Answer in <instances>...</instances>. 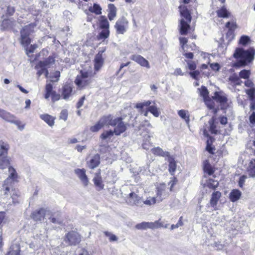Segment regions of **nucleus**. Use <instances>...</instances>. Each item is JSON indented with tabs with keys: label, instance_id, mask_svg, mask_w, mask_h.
<instances>
[{
	"label": "nucleus",
	"instance_id": "nucleus-1",
	"mask_svg": "<svg viewBox=\"0 0 255 255\" xmlns=\"http://www.w3.org/2000/svg\"><path fill=\"white\" fill-rule=\"evenodd\" d=\"M255 50L253 48L245 50L242 48H238L234 53V57L238 59V61L233 64V66H244L251 62L254 58Z\"/></svg>",
	"mask_w": 255,
	"mask_h": 255
},
{
	"label": "nucleus",
	"instance_id": "nucleus-2",
	"mask_svg": "<svg viewBox=\"0 0 255 255\" xmlns=\"http://www.w3.org/2000/svg\"><path fill=\"white\" fill-rule=\"evenodd\" d=\"M0 192L4 202L9 205L19 202L20 193L18 190L13 187V185L3 184Z\"/></svg>",
	"mask_w": 255,
	"mask_h": 255
},
{
	"label": "nucleus",
	"instance_id": "nucleus-3",
	"mask_svg": "<svg viewBox=\"0 0 255 255\" xmlns=\"http://www.w3.org/2000/svg\"><path fill=\"white\" fill-rule=\"evenodd\" d=\"M179 9L182 17L180 20V23L179 26L180 27V32L182 35H186L190 28L189 23L191 20V14L187 7L184 5H180L179 6Z\"/></svg>",
	"mask_w": 255,
	"mask_h": 255
},
{
	"label": "nucleus",
	"instance_id": "nucleus-4",
	"mask_svg": "<svg viewBox=\"0 0 255 255\" xmlns=\"http://www.w3.org/2000/svg\"><path fill=\"white\" fill-rule=\"evenodd\" d=\"M35 24L30 23L24 26L20 30V42L24 47H27L31 42L30 35L34 32Z\"/></svg>",
	"mask_w": 255,
	"mask_h": 255
},
{
	"label": "nucleus",
	"instance_id": "nucleus-5",
	"mask_svg": "<svg viewBox=\"0 0 255 255\" xmlns=\"http://www.w3.org/2000/svg\"><path fill=\"white\" fill-rule=\"evenodd\" d=\"M9 145L5 142L0 141V168L4 169L8 167L10 161L7 157Z\"/></svg>",
	"mask_w": 255,
	"mask_h": 255
},
{
	"label": "nucleus",
	"instance_id": "nucleus-6",
	"mask_svg": "<svg viewBox=\"0 0 255 255\" xmlns=\"http://www.w3.org/2000/svg\"><path fill=\"white\" fill-rule=\"evenodd\" d=\"M128 27V20L125 17L120 18L115 25L117 33L121 34H124L127 31Z\"/></svg>",
	"mask_w": 255,
	"mask_h": 255
},
{
	"label": "nucleus",
	"instance_id": "nucleus-7",
	"mask_svg": "<svg viewBox=\"0 0 255 255\" xmlns=\"http://www.w3.org/2000/svg\"><path fill=\"white\" fill-rule=\"evenodd\" d=\"M161 227V223L159 221H156L154 222H142L136 224L135 228L137 230H147L157 229Z\"/></svg>",
	"mask_w": 255,
	"mask_h": 255
},
{
	"label": "nucleus",
	"instance_id": "nucleus-8",
	"mask_svg": "<svg viewBox=\"0 0 255 255\" xmlns=\"http://www.w3.org/2000/svg\"><path fill=\"white\" fill-rule=\"evenodd\" d=\"M81 240L80 235L73 231L69 232L65 239V241L68 245H76L79 244Z\"/></svg>",
	"mask_w": 255,
	"mask_h": 255
},
{
	"label": "nucleus",
	"instance_id": "nucleus-9",
	"mask_svg": "<svg viewBox=\"0 0 255 255\" xmlns=\"http://www.w3.org/2000/svg\"><path fill=\"white\" fill-rule=\"evenodd\" d=\"M50 211L47 209L40 208L33 211L31 215V218L36 222H41L45 216L50 214Z\"/></svg>",
	"mask_w": 255,
	"mask_h": 255
},
{
	"label": "nucleus",
	"instance_id": "nucleus-10",
	"mask_svg": "<svg viewBox=\"0 0 255 255\" xmlns=\"http://www.w3.org/2000/svg\"><path fill=\"white\" fill-rule=\"evenodd\" d=\"M114 127L115 128L113 131L117 135H120L127 129V124L123 122L122 118H115V126Z\"/></svg>",
	"mask_w": 255,
	"mask_h": 255
},
{
	"label": "nucleus",
	"instance_id": "nucleus-11",
	"mask_svg": "<svg viewBox=\"0 0 255 255\" xmlns=\"http://www.w3.org/2000/svg\"><path fill=\"white\" fill-rule=\"evenodd\" d=\"M128 200V204L131 206L135 205L139 207L143 206L141 197L134 191H132L129 194Z\"/></svg>",
	"mask_w": 255,
	"mask_h": 255
},
{
	"label": "nucleus",
	"instance_id": "nucleus-12",
	"mask_svg": "<svg viewBox=\"0 0 255 255\" xmlns=\"http://www.w3.org/2000/svg\"><path fill=\"white\" fill-rule=\"evenodd\" d=\"M9 175L8 177L4 180L3 184L7 185H13L14 182L18 181V175L14 168L12 167H8Z\"/></svg>",
	"mask_w": 255,
	"mask_h": 255
},
{
	"label": "nucleus",
	"instance_id": "nucleus-13",
	"mask_svg": "<svg viewBox=\"0 0 255 255\" xmlns=\"http://www.w3.org/2000/svg\"><path fill=\"white\" fill-rule=\"evenodd\" d=\"M105 50L106 49L105 48H102L99 51L98 53L95 56L94 60V68L96 71H98L103 65L104 59L103 57L102 54Z\"/></svg>",
	"mask_w": 255,
	"mask_h": 255
},
{
	"label": "nucleus",
	"instance_id": "nucleus-14",
	"mask_svg": "<svg viewBox=\"0 0 255 255\" xmlns=\"http://www.w3.org/2000/svg\"><path fill=\"white\" fill-rule=\"evenodd\" d=\"M0 118L16 125H19L20 123V121L15 120V117L14 115L1 109H0Z\"/></svg>",
	"mask_w": 255,
	"mask_h": 255
},
{
	"label": "nucleus",
	"instance_id": "nucleus-15",
	"mask_svg": "<svg viewBox=\"0 0 255 255\" xmlns=\"http://www.w3.org/2000/svg\"><path fill=\"white\" fill-rule=\"evenodd\" d=\"M55 62V58L53 56H49L44 61H39L36 66V68H42L43 70H45V68L50 67Z\"/></svg>",
	"mask_w": 255,
	"mask_h": 255
},
{
	"label": "nucleus",
	"instance_id": "nucleus-16",
	"mask_svg": "<svg viewBox=\"0 0 255 255\" xmlns=\"http://www.w3.org/2000/svg\"><path fill=\"white\" fill-rule=\"evenodd\" d=\"M213 98L221 104L222 108H225L228 105V99L226 95L222 93L216 92Z\"/></svg>",
	"mask_w": 255,
	"mask_h": 255
},
{
	"label": "nucleus",
	"instance_id": "nucleus-17",
	"mask_svg": "<svg viewBox=\"0 0 255 255\" xmlns=\"http://www.w3.org/2000/svg\"><path fill=\"white\" fill-rule=\"evenodd\" d=\"M16 21L13 18L11 19H5L2 20L1 24L0 25L1 29L4 30L6 29H12L14 32V27L16 25Z\"/></svg>",
	"mask_w": 255,
	"mask_h": 255
},
{
	"label": "nucleus",
	"instance_id": "nucleus-18",
	"mask_svg": "<svg viewBox=\"0 0 255 255\" xmlns=\"http://www.w3.org/2000/svg\"><path fill=\"white\" fill-rule=\"evenodd\" d=\"M75 173L80 179L84 186H86L88 185L89 180L86 174V170L84 169H76Z\"/></svg>",
	"mask_w": 255,
	"mask_h": 255
},
{
	"label": "nucleus",
	"instance_id": "nucleus-19",
	"mask_svg": "<svg viewBox=\"0 0 255 255\" xmlns=\"http://www.w3.org/2000/svg\"><path fill=\"white\" fill-rule=\"evenodd\" d=\"M100 123L104 126H115V118L111 115L103 116L100 120Z\"/></svg>",
	"mask_w": 255,
	"mask_h": 255
},
{
	"label": "nucleus",
	"instance_id": "nucleus-20",
	"mask_svg": "<svg viewBox=\"0 0 255 255\" xmlns=\"http://www.w3.org/2000/svg\"><path fill=\"white\" fill-rule=\"evenodd\" d=\"M130 59L137 62L141 66L145 67L148 69L150 68L149 63L148 61L140 55H133L130 57Z\"/></svg>",
	"mask_w": 255,
	"mask_h": 255
},
{
	"label": "nucleus",
	"instance_id": "nucleus-21",
	"mask_svg": "<svg viewBox=\"0 0 255 255\" xmlns=\"http://www.w3.org/2000/svg\"><path fill=\"white\" fill-rule=\"evenodd\" d=\"M100 163V156L98 154L92 156L89 161L87 162L88 167L91 169H94Z\"/></svg>",
	"mask_w": 255,
	"mask_h": 255
},
{
	"label": "nucleus",
	"instance_id": "nucleus-22",
	"mask_svg": "<svg viewBox=\"0 0 255 255\" xmlns=\"http://www.w3.org/2000/svg\"><path fill=\"white\" fill-rule=\"evenodd\" d=\"M72 88L71 85L66 84L64 85L61 89V96L64 100H68L71 96Z\"/></svg>",
	"mask_w": 255,
	"mask_h": 255
},
{
	"label": "nucleus",
	"instance_id": "nucleus-23",
	"mask_svg": "<svg viewBox=\"0 0 255 255\" xmlns=\"http://www.w3.org/2000/svg\"><path fill=\"white\" fill-rule=\"evenodd\" d=\"M166 186L164 184L160 185L157 188V197L159 198L158 202L162 200L167 196V193L165 192Z\"/></svg>",
	"mask_w": 255,
	"mask_h": 255
},
{
	"label": "nucleus",
	"instance_id": "nucleus-24",
	"mask_svg": "<svg viewBox=\"0 0 255 255\" xmlns=\"http://www.w3.org/2000/svg\"><path fill=\"white\" fill-rule=\"evenodd\" d=\"M91 82L90 79H87L82 77L77 76L76 79L75 80V83L79 88H83Z\"/></svg>",
	"mask_w": 255,
	"mask_h": 255
},
{
	"label": "nucleus",
	"instance_id": "nucleus-25",
	"mask_svg": "<svg viewBox=\"0 0 255 255\" xmlns=\"http://www.w3.org/2000/svg\"><path fill=\"white\" fill-rule=\"evenodd\" d=\"M151 151L153 154L157 156H160L162 157H169L170 156L169 152L167 151H164L163 149L159 147L152 148Z\"/></svg>",
	"mask_w": 255,
	"mask_h": 255
},
{
	"label": "nucleus",
	"instance_id": "nucleus-26",
	"mask_svg": "<svg viewBox=\"0 0 255 255\" xmlns=\"http://www.w3.org/2000/svg\"><path fill=\"white\" fill-rule=\"evenodd\" d=\"M108 18L111 21L117 15V8L114 4L110 3L108 5Z\"/></svg>",
	"mask_w": 255,
	"mask_h": 255
},
{
	"label": "nucleus",
	"instance_id": "nucleus-27",
	"mask_svg": "<svg viewBox=\"0 0 255 255\" xmlns=\"http://www.w3.org/2000/svg\"><path fill=\"white\" fill-rule=\"evenodd\" d=\"M41 119L46 123L50 127L54 125L55 118L48 114H42L40 116Z\"/></svg>",
	"mask_w": 255,
	"mask_h": 255
},
{
	"label": "nucleus",
	"instance_id": "nucleus-28",
	"mask_svg": "<svg viewBox=\"0 0 255 255\" xmlns=\"http://www.w3.org/2000/svg\"><path fill=\"white\" fill-rule=\"evenodd\" d=\"M221 196V193L219 191L214 192L212 193L210 202L212 207H215L216 206L218 201Z\"/></svg>",
	"mask_w": 255,
	"mask_h": 255
},
{
	"label": "nucleus",
	"instance_id": "nucleus-29",
	"mask_svg": "<svg viewBox=\"0 0 255 255\" xmlns=\"http://www.w3.org/2000/svg\"><path fill=\"white\" fill-rule=\"evenodd\" d=\"M93 181L95 186L99 188V189H102L104 188V184H103L102 177L100 176V173H97L93 179Z\"/></svg>",
	"mask_w": 255,
	"mask_h": 255
},
{
	"label": "nucleus",
	"instance_id": "nucleus-30",
	"mask_svg": "<svg viewBox=\"0 0 255 255\" xmlns=\"http://www.w3.org/2000/svg\"><path fill=\"white\" fill-rule=\"evenodd\" d=\"M241 196V192L238 189H234L230 194V199L232 202L238 200Z\"/></svg>",
	"mask_w": 255,
	"mask_h": 255
},
{
	"label": "nucleus",
	"instance_id": "nucleus-31",
	"mask_svg": "<svg viewBox=\"0 0 255 255\" xmlns=\"http://www.w3.org/2000/svg\"><path fill=\"white\" fill-rule=\"evenodd\" d=\"M247 169L250 176H255V159H252L250 161Z\"/></svg>",
	"mask_w": 255,
	"mask_h": 255
},
{
	"label": "nucleus",
	"instance_id": "nucleus-32",
	"mask_svg": "<svg viewBox=\"0 0 255 255\" xmlns=\"http://www.w3.org/2000/svg\"><path fill=\"white\" fill-rule=\"evenodd\" d=\"M150 138V135L148 134L143 136V142L142 144L143 149L148 150L152 146L151 143L149 142Z\"/></svg>",
	"mask_w": 255,
	"mask_h": 255
},
{
	"label": "nucleus",
	"instance_id": "nucleus-33",
	"mask_svg": "<svg viewBox=\"0 0 255 255\" xmlns=\"http://www.w3.org/2000/svg\"><path fill=\"white\" fill-rule=\"evenodd\" d=\"M217 15L220 17L227 18L229 17L230 13L228 11L225 7H222L217 11Z\"/></svg>",
	"mask_w": 255,
	"mask_h": 255
},
{
	"label": "nucleus",
	"instance_id": "nucleus-34",
	"mask_svg": "<svg viewBox=\"0 0 255 255\" xmlns=\"http://www.w3.org/2000/svg\"><path fill=\"white\" fill-rule=\"evenodd\" d=\"M102 29L103 30L99 33L98 35L97 36V39L99 40H102L104 41L109 36L110 30L108 29Z\"/></svg>",
	"mask_w": 255,
	"mask_h": 255
},
{
	"label": "nucleus",
	"instance_id": "nucleus-35",
	"mask_svg": "<svg viewBox=\"0 0 255 255\" xmlns=\"http://www.w3.org/2000/svg\"><path fill=\"white\" fill-rule=\"evenodd\" d=\"M99 26L101 29H109V22L105 16H101V19L100 20Z\"/></svg>",
	"mask_w": 255,
	"mask_h": 255
},
{
	"label": "nucleus",
	"instance_id": "nucleus-36",
	"mask_svg": "<svg viewBox=\"0 0 255 255\" xmlns=\"http://www.w3.org/2000/svg\"><path fill=\"white\" fill-rule=\"evenodd\" d=\"M102 8L97 3H94L93 6L89 7V11L91 12L94 13L97 15L100 14L102 13Z\"/></svg>",
	"mask_w": 255,
	"mask_h": 255
},
{
	"label": "nucleus",
	"instance_id": "nucleus-37",
	"mask_svg": "<svg viewBox=\"0 0 255 255\" xmlns=\"http://www.w3.org/2000/svg\"><path fill=\"white\" fill-rule=\"evenodd\" d=\"M169 171L173 174L176 169V164L174 159L170 156L168 157Z\"/></svg>",
	"mask_w": 255,
	"mask_h": 255
},
{
	"label": "nucleus",
	"instance_id": "nucleus-38",
	"mask_svg": "<svg viewBox=\"0 0 255 255\" xmlns=\"http://www.w3.org/2000/svg\"><path fill=\"white\" fill-rule=\"evenodd\" d=\"M46 94L45 98L47 99L50 97V95L54 91L53 90L52 85L50 83L47 84L45 87Z\"/></svg>",
	"mask_w": 255,
	"mask_h": 255
},
{
	"label": "nucleus",
	"instance_id": "nucleus-39",
	"mask_svg": "<svg viewBox=\"0 0 255 255\" xmlns=\"http://www.w3.org/2000/svg\"><path fill=\"white\" fill-rule=\"evenodd\" d=\"M229 81L234 85H240L242 81L240 79L239 77L237 75H233L230 77Z\"/></svg>",
	"mask_w": 255,
	"mask_h": 255
},
{
	"label": "nucleus",
	"instance_id": "nucleus-40",
	"mask_svg": "<svg viewBox=\"0 0 255 255\" xmlns=\"http://www.w3.org/2000/svg\"><path fill=\"white\" fill-rule=\"evenodd\" d=\"M148 111L155 117H158L160 115V113L159 111L158 108L154 105L149 106L148 107Z\"/></svg>",
	"mask_w": 255,
	"mask_h": 255
},
{
	"label": "nucleus",
	"instance_id": "nucleus-41",
	"mask_svg": "<svg viewBox=\"0 0 255 255\" xmlns=\"http://www.w3.org/2000/svg\"><path fill=\"white\" fill-rule=\"evenodd\" d=\"M188 112L184 110H180L178 111V115L187 122L189 121V116L188 115Z\"/></svg>",
	"mask_w": 255,
	"mask_h": 255
},
{
	"label": "nucleus",
	"instance_id": "nucleus-42",
	"mask_svg": "<svg viewBox=\"0 0 255 255\" xmlns=\"http://www.w3.org/2000/svg\"><path fill=\"white\" fill-rule=\"evenodd\" d=\"M209 130L211 131V132L213 134H217V130L216 129V126L215 125L214 123V120L213 118L211 119L209 121Z\"/></svg>",
	"mask_w": 255,
	"mask_h": 255
},
{
	"label": "nucleus",
	"instance_id": "nucleus-43",
	"mask_svg": "<svg viewBox=\"0 0 255 255\" xmlns=\"http://www.w3.org/2000/svg\"><path fill=\"white\" fill-rule=\"evenodd\" d=\"M200 91V95L203 97L204 100H206L208 98L209 92L206 87L202 86L201 89H198Z\"/></svg>",
	"mask_w": 255,
	"mask_h": 255
},
{
	"label": "nucleus",
	"instance_id": "nucleus-44",
	"mask_svg": "<svg viewBox=\"0 0 255 255\" xmlns=\"http://www.w3.org/2000/svg\"><path fill=\"white\" fill-rule=\"evenodd\" d=\"M114 133H115L114 131L112 130H107V131L104 132L101 135V137L103 139H106L108 138H110L114 135Z\"/></svg>",
	"mask_w": 255,
	"mask_h": 255
},
{
	"label": "nucleus",
	"instance_id": "nucleus-45",
	"mask_svg": "<svg viewBox=\"0 0 255 255\" xmlns=\"http://www.w3.org/2000/svg\"><path fill=\"white\" fill-rule=\"evenodd\" d=\"M219 185L217 181H215L212 179H209L208 182V186L209 188L215 189Z\"/></svg>",
	"mask_w": 255,
	"mask_h": 255
},
{
	"label": "nucleus",
	"instance_id": "nucleus-46",
	"mask_svg": "<svg viewBox=\"0 0 255 255\" xmlns=\"http://www.w3.org/2000/svg\"><path fill=\"white\" fill-rule=\"evenodd\" d=\"M49 219L50 221L54 224L61 225L63 223V220L60 216H57V217H50Z\"/></svg>",
	"mask_w": 255,
	"mask_h": 255
},
{
	"label": "nucleus",
	"instance_id": "nucleus-47",
	"mask_svg": "<svg viewBox=\"0 0 255 255\" xmlns=\"http://www.w3.org/2000/svg\"><path fill=\"white\" fill-rule=\"evenodd\" d=\"M246 93L249 96L251 101L255 100V89L254 88L247 90Z\"/></svg>",
	"mask_w": 255,
	"mask_h": 255
},
{
	"label": "nucleus",
	"instance_id": "nucleus-48",
	"mask_svg": "<svg viewBox=\"0 0 255 255\" xmlns=\"http://www.w3.org/2000/svg\"><path fill=\"white\" fill-rule=\"evenodd\" d=\"M250 74L251 72L250 70H243L240 72L239 76L241 78L248 79L250 77Z\"/></svg>",
	"mask_w": 255,
	"mask_h": 255
},
{
	"label": "nucleus",
	"instance_id": "nucleus-49",
	"mask_svg": "<svg viewBox=\"0 0 255 255\" xmlns=\"http://www.w3.org/2000/svg\"><path fill=\"white\" fill-rule=\"evenodd\" d=\"M151 102L150 101H147L143 103H139L136 104L135 108L137 109H142L144 107H149Z\"/></svg>",
	"mask_w": 255,
	"mask_h": 255
},
{
	"label": "nucleus",
	"instance_id": "nucleus-50",
	"mask_svg": "<svg viewBox=\"0 0 255 255\" xmlns=\"http://www.w3.org/2000/svg\"><path fill=\"white\" fill-rule=\"evenodd\" d=\"M103 125L100 123V121H99L94 126H92L90 128V130L93 132H96L100 130L102 128H103Z\"/></svg>",
	"mask_w": 255,
	"mask_h": 255
},
{
	"label": "nucleus",
	"instance_id": "nucleus-51",
	"mask_svg": "<svg viewBox=\"0 0 255 255\" xmlns=\"http://www.w3.org/2000/svg\"><path fill=\"white\" fill-rule=\"evenodd\" d=\"M104 234L106 236L109 238V240L111 242L117 241L118 240V238L115 235L110 232L105 231L104 232Z\"/></svg>",
	"mask_w": 255,
	"mask_h": 255
},
{
	"label": "nucleus",
	"instance_id": "nucleus-52",
	"mask_svg": "<svg viewBox=\"0 0 255 255\" xmlns=\"http://www.w3.org/2000/svg\"><path fill=\"white\" fill-rule=\"evenodd\" d=\"M156 203V199L155 197H149L145 201L142 202V204H146L147 205H151Z\"/></svg>",
	"mask_w": 255,
	"mask_h": 255
},
{
	"label": "nucleus",
	"instance_id": "nucleus-53",
	"mask_svg": "<svg viewBox=\"0 0 255 255\" xmlns=\"http://www.w3.org/2000/svg\"><path fill=\"white\" fill-rule=\"evenodd\" d=\"M205 101L206 102V104L207 106V107H208V108L211 110H213V112H214V114H216L217 112V110L216 109L214 108V106L213 103L210 100H209V101L207 100V99Z\"/></svg>",
	"mask_w": 255,
	"mask_h": 255
},
{
	"label": "nucleus",
	"instance_id": "nucleus-54",
	"mask_svg": "<svg viewBox=\"0 0 255 255\" xmlns=\"http://www.w3.org/2000/svg\"><path fill=\"white\" fill-rule=\"evenodd\" d=\"M250 40V37L246 35H243L241 37L239 43L242 45H246Z\"/></svg>",
	"mask_w": 255,
	"mask_h": 255
},
{
	"label": "nucleus",
	"instance_id": "nucleus-55",
	"mask_svg": "<svg viewBox=\"0 0 255 255\" xmlns=\"http://www.w3.org/2000/svg\"><path fill=\"white\" fill-rule=\"evenodd\" d=\"M68 118V112L66 110H63L60 114V119L66 121Z\"/></svg>",
	"mask_w": 255,
	"mask_h": 255
},
{
	"label": "nucleus",
	"instance_id": "nucleus-56",
	"mask_svg": "<svg viewBox=\"0 0 255 255\" xmlns=\"http://www.w3.org/2000/svg\"><path fill=\"white\" fill-rule=\"evenodd\" d=\"M50 96L51 97L52 101L53 102H55L58 101L60 98V95L56 93L55 91H54L51 95Z\"/></svg>",
	"mask_w": 255,
	"mask_h": 255
},
{
	"label": "nucleus",
	"instance_id": "nucleus-57",
	"mask_svg": "<svg viewBox=\"0 0 255 255\" xmlns=\"http://www.w3.org/2000/svg\"><path fill=\"white\" fill-rule=\"evenodd\" d=\"M226 27L230 30H232L236 28V24L234 21H229L226 24Z\"/></svg>",
	"mask_w": 255,
	"mask_h": 255
},
{
	"label": "nucleus",
	"instance_id": "nucleus-58",
	"mask_svg": "<svg viewBox=\"0 0 255 255\" xmlns=\"http://www.w3.org/2000/svg\"><path fill=\"white\" fill-rule=\"evenodd\" d=\"M15 12V9L14 7L8 5L7 6L6 9V14L8 15H12Z\"/></svg>",
	"mask_w": 255,
	"mask_h": 255
},
{
	"label": "nucleus",
	"instance_id": "nucleus-59",
	"mask_svg": "<svg viewBox=\"0 0 255 255\" xmlns=\"http://www.w3.org/2000/svg\"><path fill=\"white\" fill-rule=\"evenodd\" d=\"M204 170H205V171L206 172H207L210 175H212L213 173V172H214V171H213V169H212L211 167L209 164L206 165L204 166Z\"/></svg>",
	"mask_w": 255,
	"mask_h": 255
},
{
	"label": "nucleus",
	"instance_id": "nucleus-60",
	"mask_svg": "<svg viewBox=\"0 0 255 255\" xmlns=\"http://www.w3.org/2000/svg\"><path fill=\"white\" fill-rule=\"evenodd\" d=\"M80 77H82L83 78H85L87 79H90L91 81V74L87 72H81V75L79 76Z\"/></svg>",
	"mask_w": 255,
	"mask_h": 255
},
{
	"label": "nucleus",
	"instance_id": "nucleus-61",
	"mask_svg": "<svg viewBox=\"0 0 255 255\" xmlns=\"http://www.w3.org/2000/svg\"><path fill=\"white\" fill-rule=\"evenodd\" d=\"M187 64L188 68L191 70H194L196 68V64L193 61H188Z\"/></svg>",
	"mask_w": 255,
	"mask_h": 255
},
{
	"label": "nucleus",
	"instance_id": "nucleus-62",
	"mask_svg": "<svg viewBox=\"0 0 255 255\" xmlns=\"http://www.w3.org/2000/svg\"><path fill=\"white\" fill-rule=\"evenodd\" d=\"M210 67L214 71H219L220 69V66L218 63L211 64Z\"/></svg>",
	"mask_w": 255,
	"mask_h": 255
},
{
	"label": "nucleus",
	"instance_id": "nucleus-63",
	"mask_svg": "<svg viewBox=\"0 0 255 255\" xmlns=\"http://www.w3.org/2000/svg\"><path fill=\"white\" fill-rule=\"evenodd\" d=\"M199 74H200V72L198 70H195V71H194L193 72H190V75H191V76L195 79H197V77L198 76Z\"/></svg>",
	"mask_w": 255,
	"mask_h": 255
},
{
	"label": "nucleus",
	"instance_id": "nucleus-64",
	"mask_svg": "<svg viewBox=\"0 0 255 255\" xmlns=\"http://www.w3.org/2000/svg\"><path fill=\"white\" fill-rule=\"evenodd\" d=\"M85 99V96H83L78 101L77 104V108L78 109L80 108L83 105L84 101Z\"/></svg>",
	"mask_w": 255,
	"mask_h": 255
}]
</instances>
